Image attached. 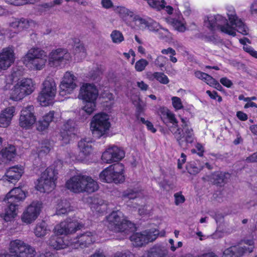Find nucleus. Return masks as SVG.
<instances>
[{
    "mask_svg": "<svg viewBox=\"0 0 257 257\" xmlns=\"http://www.w3.org/2000/svg\"><path fill=\"white\" fill-rule=\"evenodd\" d=\"M174 197L175 198V204L177 205L183 203L185 200L184 196L179 193H175Z\"/></svg>",
    "mask_w": 257,
    "mask_h": 257,
    "instance_id": "nucleus-61",
    "label": "nucleus"
},
{
    "mask_svg": "<svg viewBox=\"0 0 257 257\" xmlns=\"http://www.w3.org/2000/svg\"><path fill=\"white\" fill-rule=\"evenodd\" d=\"M242 246H232L226 249L223 252L222 257H240L245 253H250L254 248L252 239L244 241Z\"/></svg>",
    "mask_w": 257,
    "mask_h": 257,
    "instance_id": "nucleus-11",
    "label": "nucleus"
},
{
    "mask_svg": "<svg viewBox=\"0 0 257 257\" xmlns=\"http://www.w3.org/2000/svg\"><path fill=\"white\" fill-rule=\"evenodd\" d=\"M115 257H137L135 254L128 250L117 252Z\"/></svg>",
    "mask_w": 257,
    "mask_h": 257,
    "instance_id": "nucleus-58",
    "label": "nucleus"
},
{
    "mask_svg": "<svg viewBox=\"0 0 257 257\" xmlns=\"http://www.w3.org/2000/svg\"><path fill=\"white\" fill-rule=\"evenodd\" d=\"M167 254L168 250L165 246L155 245L146 251L143 257H166Z\"/></svg>",
    "mask_w": 257,
    "mask_h": 257,
    "instance_id": "nucleus-25",
    "label": "nucleus"
},
{
    "mask_svg": "<svg viewBox=\"0 0 257 257\" xmlns=\"http://www.w3.org/2000/svg\"><path fill=\"white\" fill-rule=\"evenodd\" d=\"M194 75L198 79L204 80L207 84L211 83V82L213 81L212 77L201 71H197L195 72Z\"/></svg>",
    "mask_w": 257,
    "mask_h": 257,
    "instance_id": "nucleus-47",
    "label": "nucleus"
},
{
    "mask_svg": "<svg viewBox=\"0 0 257 257\" xmlns=\"http://www.w3.org/2000/svg\"><path fill=\"white\" fill-rule=\"evenodd\" d=\"M186 168L188 172L192 175L196 174L200 170V168H199L190 163H188L186 165Z\"/></svg>",
    "mask_w": 257,
    "mask_h": 257,
    "instance_id": "nucleus-56",
    "label": "nucleus"
},
{
    "mask_svg": "<svg viewBox=\"0 0 257 257\" xmlns=\"http://www.w3.org/2000/svg\"><path fill=\"white\" fill-rule=\"evenodd\" d=\"M243 49L251 56L257 59V51L254 50L252 47L248 45H245L243 46Z\"/></svg>",
    "mask_w": 257,
    "mask_h": 257,
    "instance_id": "nucleus-59",
    "label": "nucleus"
},
{
    "mask_svg": "<svg viewBox=\"0 0 257 257\" xmlns=\"http://www.w3.org/2000/svg\"><path fill=\"white\" fill-rule=\"evenodd\" d=\"M243 49L251 56L257 59V51L254 50L252 47L248 45H245L243 46Z\"/></svg>",
    "mask_w": 257,
    "mask_h": 257,
    "instance_id": "nucleus-60",
    "label": "nucleus"
},
{
    "mask_svg": "<svg viewBox=\"0 0 257 257\" xmlns=\"http://www.w3.org/2000/svg\"><path fill=\"white\" fill-rule=\"evenodd\" d=\"M159 35V38L164 39L166 38H169L171 37V33L168 29L161 27L160 30L157 31Z\"/></svg>",
    "mask_w": 257,
    "mask_h": 257,
    "instance_id": "nucleus-57",
    "label": "nucleus"
},
{
    "mask_svg": "<svg viewBox=\"0 0 257 257\" xmlns=\"http://www.w3.org/2000/svg\"><path fill=\"white\" fill-rule=\"evenodd\" d=\"M75 55L80 56L81 58H84L86 56L85 49L81 44H78L75 48Z\"/></svg>",
    "mask_w": 257,
    "mask_h": 257,
    "instance_id": "nucleus-54",
    "label": "nucleus"
},
{
    "mask_svg": "<svg viewBox=\"0 0 257 257\" xmlns=\"http://www.w3.org/2000/svg\"><path fill=\"white\" fill-rule=\"evenodd\" d=\"M16 75V72H13L11 74L5 76V78L2 80L4 83L6 84L5 85L2 86L3 89H8L10 87L11 85L15 81Z\"/></svg>",
    "mask_w": 257,
    "mask_h": 257,
    "instance_id": "nucleus-49",
    "label": "nucleus"
},
{
    "mask_svg": "<svg viewBox=\"0 0 257 257\" xmlns=\"http://www.w3.org/2000/svg\"><path fill=\"white\" fill-rule=\"evenodd\" d=\"M161 53L164 55H169L170 57V60L173 63H176L177 62V59L174 57L176 54V51L174 49L171 47H169L167 49H164L161 50Z\"/></svg>",
    "mask_w": 257,
    "mask_h": 257,
    "instance_id": "nucleus-50",
    "label": "nucleus"
},
{
    "mask_svg": "<svg viewBox=\"0 0 257 257\" xmlns=\"http://www.w3.org/2000/svg\"><path fill=\"white\" fill-rule=\"evenodd\" d=\"M16 155L15 147L10 145L0 151V161H12Z\"/></svg>",
    "mask_w": 257,
    "mask_h": 257,
    "instance_id": "nucleus-34",
    "label": "nucleus"
},
{
    "mask_svg": "<svg viewBox=\"0 0 257 257\" xmlns=\"http://www.w3.org/2000/svg\"><path fill=\"white\" fill-rule=\"evenodd\" d=\"M50 151V148L47 146H42L41 149L38 151V158L39 159H42V157L48 153Z\"/></svg>",
    "mask_w": 257,
    "mask_h": 257,
    "instance_id": "nucleus-62",
    "label": "nucleus"
},
{
    "mask_svg": "<svg viewBox=\"0 0 257 257\" xmlns=\"http://www.w3.org/2000/svg\"><path fill=\"white\" fill-rule=\"evenodd\" d=\"M161 27L159 23L153 20L149 21L147 26L150 31L154 32H157L160 30Z\"/></svg>",
    "mask_w": 257,
    "mask_h": 257,
    "instance_id": "nucleus-53",
    "label": "nucleus"
},
{
    "mask_svg": "<svg viewBox=\"0 0 257 257\" xmlns=\"http://www.w3.org/2000/svg\"><path fill=\"white\" fill-rule=\"evenodd\" d=\"M168 59L162 55H159L155 60V64L159 67H164L167 63Z\"/></svg>",
    "mask_w": 257,
    "mask_h": 257,
    "instance_id": "nucleus-55",
    "label": "nucleus"
},
{
    "mask_svg": "<svg viewBox=\"0 0 257 257\" xmlns=\"http://www.w3.org/2000/svg\"><path fill=\"white\" fill-rule=\"evenodd\" d=\"M149 62L144 59H141L137 61L135 64V69L138 72L143 71L148 65Z\"/></svg>",
    "mask_w": 257,
    "mask_h": 257,
    "instance_id": "nucleus-51",
    "label": "nucleus"
},
{
    "mask_svg": "<svg viewBox=\"0 0 257 257\" xmlns=\"http://www.w3.org/2000/svg\"><path fill=\"white\" fill-rule=\"evenodd\" d=\"M14 50L12 47L3 48L0 51V72L8 69L15 62Z\"/></svg>",
    "mask_w": 257,
    "mask_h": 257,
    "instance_id": "nucleus-16",
    "label": "nucleus"
},
{
    "mask_svg": "<svg viewBox=\"0 0 257 257\" xmlns=\"http://www.w3.org/2000/svg\"><path fill=\"white\" fill-rule=\"evenodd\" d=\"M117 11L119 16L124 21H133L136 19V15L132 11L123 7H119L117 8Z\"/></svg>",
    "mask_w": 257,
    "mask_h": 257,
    "instance_id": "nucleus-40",
    "label": "nucleus"
},
{
    "mask_svg": "<svg viewBox=\"0 0 257 257\" xmlns=\"http://www.w3.org/2000/svg\"><path fill=\"white\" fill-rule=\"evenodd\" d=\"M87 201L90 204V207L92 210L101 213L106 209V205L104 200L97 196L88 197Z\"/></svg>",
    "mask_w": 257,
    "mask_h": 257,
    "instance_id": "nucleus-24",
    "label": "nucleus"
},
{
    "mask_svg": "<svg viewBox=\"0 0 257 257\" xmlns=\"http://www.w3.org/2000/svg\"><path fill=\"white\" fill-rule=\"evenodd\" d=\"M167 22L172 26L175 30L183 32L186 30L184 19L181 16H177L175 18L169 17L166 19Z\"/></svg>",
    "mask_w": 257,
    "mask_h": 257,
    "instance_id": "nucleus-29",
    "label": "nucleus"
},
{
    "mask_svg": "<svg viewBox=\"0 0 257 257\" xmlns=\"http://www.w3.org/2000/svg\"><path fill=\"white\" fill-rule=\"evenodd\" d=\"M49 231V230L48 228L47 224L45 221H42L38 223L34 230L35 235L39 237H43Z\"/></svg>",
    "mask_w": 257,
    "mask_h": 257,
    "instance_id": "nucleus-42",
    "label": "nucleus"
},
{
    "mask_svg": "<svg viewBox=\"0 0 257 257\" xmlns=\"http://www.w3.org/2000/svg\"><path fill=\"white\" fill-rule=\"evenodd\" d=\"M71 59L70 53L66 49L59 48L53 50L48 56V63L50 66L63 67Z\"/></svg>",
    "mask_w": 257,
    "mask_h": 257,
    "instance_id": "nucleus-9",
    "label": "nucleus"
},
{
    "mask_svg": "<svg viewBox=\"0 0 257 257\" xmlns=\"http://www.w3.org/2000/svg\"><path fill=\"white\" fill-rule=\"evenodd\" d=\"M98 96V90L93 84L85 83L81 86L79 98L85 100H96Z\"/></svg>",
    "mask_w": 257,
    "mask_h": 257,
    "instance_id": "nucleus-17",
    "label": "nucleus"
},
{
    "mask_svg": "<svg viewBox=\"0 0 257 257\" xmlns=\"http://www.w3.org/2000/svg\"><path fill=\"white\" fill-rule=\"evenodd\" d=\"M82 227L83 225L77 221L67 220L57 224L54 228V231L57 235H67L76 232Z\"/></svg>",
    "mask_w": 257,
    "mask_h": 257,
    "instance_id": "nucleus-14",
    "label": "nucleus"
},
{
    "mask_svg": "<svg viewBox=\"0 0 257 257\" xmlns=\"http://www.w3.org/2000/svg\"><path fill=\"white\" fill-rule=\"evenodd\" d=\"M56 186V182L54 181H51L45 178L41 177L38 180V184L36 186V189L41 192L49 193L52 191Z\"/></svg>",
    "mask_w": 257,
    "mask_h": 257,
    "instance_id": "nucleus-28",
    "label": "nucleus"
},
{
    "mask_svg": "<svg viewBox=\"0 0 257 257\" xmlns=\"http://www.w3.org/2000/svg\"><path fill=\"white\" fill-rule=\"evenodd\" d=\"M152 77L163 84H167L169 82L168 76L162 72H154L152 74Z\"/></svg>",
    "mask_w": 257,
    "mask_h": 257,
    "instance_id": "nucleus-45",
    "label": "nucleus"
},
{
    "mask_svg": "<svg viewBox=\"0 0 257 257\" xmlns=\"http://www.w3.org/2000/svg\"><path fill=\"white\" fill-rule=\"evenodd\" d=\"M109 120V116L105 113H99L93 117L90 128L94 137L99 138L107 132L110 126Z\"/></svg>",
    "mask_w": 257,
    "mask_h": 257,
    "instance_id": "nucleus-8",
    "label": "nucleus"
},
{
    "mask_svg": "<svg viewBox=\"0 0 257 257\" xmlns=\"http://www.w3.org/2000/svg\"><path fill=\"white\" fill-rule=\"evenodd\" d=\"M142 194V190L139 188H129L122 193L123 199H135L139 197Z\"/></svg>",
    "mask_w": 257,
    "mask_h": 257,
    "instance_id": "nucleus-38",
    "label": "nucleus"
},
{
    "mask_svg": "<svg viewBox=\"0 0 257 257\" xmlns=\"http://www.w3.org/2000/svg\"><path fill=\"white\" fill-rule=\"evenodd\" d=\"M231 177L227 172H216L206 177V180L210 181L214 185L223 186L227 183Z\"/></svg>",
    "mask_w": 257,
    "mask_h": 257,
    "instance_id": "nucleus-21",
    "label": "nucleus"
},
{
    "mask_svg": "<svg viewBox=\"0 0 257 257\" xmlns=\"http://www.w3.org/2000/svg\"><path fill=\"white\" fill-rule=\"evenodd\" d=\"M57 92L56 83L50 77L46 78L42 84V88L38 100L42 106H48L53 104Z\"/></svg>",
    "mask_w": 257,
    "mask_h": 257,
    "instance_id": "nucleus-5",
    "label": "nucleus"
},
{
    "mask_svg": "<svg viewBox=\"0 0 257 257\" xmlns=\"http://www.w3.org/2000/svg\"><path fill=\"white\" fill-rule=\"evenodd\" d=\"M25 96L31 94L35 90V83L31 79L23 78L17 82Z\"/></svg>",
    "mask_w": 257,
    "mask_h": 257,
    "instance_id": "nucleus-27",
    "label": "nucleus"
},
{
    "mask_svg": "<svg viewBox=\"0 0 257 257\" xmlns=\"http://www.w3.org/2000/svg\"><path fill=\"white\" fill-rule=\"evenodd\" d=\"M34 24V22L31 20L22 18L16 20L11 24V26L13 28H17L19 31L27 30Z\"/></svg>",
    "mask_w": 257,
    "mask_h": 257,
    "instance_id": "nucleus-35",
    "label": "nucleus"
},
{
    "mask_svg": "<svg viewBox=\"0 0 257 257\" xmlns=\"http://www.w3.org/2000/svg\"><path fill=\"white\" fill-rule=\"evenodd\" d=\"M96 234L94 232L87 231L78 235L74 239L72 243L74 247L84 248L95 241Z\"/></svg>",
    "mask_w": 257,
    "mask_h": 257,
    "instance_id": "nucleus-19",
    "label": "nucleus"
},
{
    "mask_svg": "<svg viewBox=\"0 0 257 257\" xmlns=\"http://www.w3.org/2000/svg\"><path fill=\"white\" fill-rule=\"evenodd\" d=\"M109 227L114 232H124L125 233L133 231L135 225L131 222L122 218L120 211H113L107 217Z\"/></svg>",
    "mask_w": 257,
    "mask_h": 257,
    "instance_id": "nucleus-7",
    "label": "nucleus"
},
{
    "mask_svg": "<svg viewBox=\"0 0 257 257\" xmlns=\"http://www.w3.org/2000/svg\"><path fill=\"white\" fill-rule=\"evenodd\" d=\"M110 38L113 43L120 44L124 41L122 34L119 31L113 30L110 34Z\"/></svg>",
    "mask_w": 257,
    "mask_h": 257,
    "instance_id": "nucleus-46",
    "label": "nucleus"
},
{
    "mask_svg": "<svg viewBox=\"0 0 257 257\" xmlns=\"http://www.w3.org/2000/svg\"><path fill=\"white\" fill-rule=\"evenodd\" d=\"M96 101L92 100L83 101L84 105L83 107V110L88 114H91L95 110Z\"/></svg>",
    "mask_w": 257,
    "mask_h": 257,
    "instance_id": "nucleus-44",
    "label": "nucleus"
},
{
    "mask_svg": "<svg viewBox=\"0 0 257 257\" xmlns=\"http://www.w3.org/2000/svg\"><path fill=\"white\" fill-rule=\"evenodd\" d=\"M46 53L41 48L33 47L30 49L23 57L24 64L29 69L41 70L47 62Z\"/></svg>",
    "mask_w": 257,
    "mask_h": 257,
    "instance_id": "nucleus-4",
    "label": "nucleus"
},
{
    "mask_svg": "<svg viewBox=\"0 0 257 257\" xmlns=\"http://www.w3.org/2000/svg\"><path fill=\"white\" fill-rule=\"evenodd\" d=\"M161 186L165 190L168 191L173 189V185L171 183H169L166 180H164L162 182L160 183Z\"/></svg>",
    "mask_w": 257,
    "mask_h": 257,
    "instance_id": "nucleus-63",
    "label": "nucleus"
},
{
    "mask_svg": "<svg viewBox=\"0 0 257 257\" xmlns=\"http://www.w3.org/2000/svg\"><path fill=\"white\" fill-rule=\"evenodd\" d=\"M74 131L73 120L69 119L64 123L60 131V135L64 144H66L69 143L71 139L74 136Z\"/></svg>",
    "mask_w": 257,
    "mask_h": 257,
    "instance_id": "nucleus-22",
    "label": "nucleus"
},
{
    "mask_svg": "<svg viewBox=\"0 0 257 257\" xmlns=\"http://www.w3.org/2000/svg\"><path fill=\"white\" fill-rule=\"evenodd\" d=\"M227 15L231 26L228 23L224 17L220 15L207 16L204 20L205 25L212 30L218 28L222 32L232 36L236 35L235 31L244 35L248 34V28L241 19L236 16L233 7H227Z\"/></svg>",
    "mask_w": 257,
    "mask_h": 257,
    "instance_id": "nucleus-1",
    "label": "nucleus"
},
{
    "mask_svg": "<svg viewBox=\"0 0 257 257\" xmlns=\"http://www.w3.org/2000/svg\"><path fill=\"white\" fill-rule=\"evenodd\" d=\"M123 170L124 166L122 164L117 162L102 171L99 175L100 179L101 181L106 183L123 182L124 180Z\"/></svg>",
    "mask_w": 257,
    "mask_h": 257,
    "instance_id": "nucleus-6",
    "label": "nucleus"
},
{
    "mask_svg": "<svg viewBox=\"0 0 257 257\" xmlns=\"http://www.w3.org/2000/svg\"><path fill=\"white\" fill-rule=\"evenodd\" d=\"M73 210V207L71 206L70 203L66 200H61L57 205L56 214L62 215L67 214Z\"/></svg>",
    "mask_w": 257,
    "mask_h": 257,
    "instance_id": "nucleus-37",
    "label": "nucleus"
},
{
    "mask_svg": "<svg viewBox=\"0 0 257 257\" xmlns=\"http://www.w3.org/2000/svg\"><path fill=\"white\" fill-rule=\"evenodd\" d=\"M36 251L34 248L27 243H26L21 253H19V257H34Z\"/></svg>",
    "mask_w": 257,
    "mask_h": 257,
    "instance_id": "nucleus-43",
    "label": "nucleus"
},
{
    "mask_svg": "<svg viewBox=\"0 0 257 257\" xmlns=\"http://www.w3.org/2000/svg\"><path fill=\"white\" fill-rule=\"evenodd\" d=\"M92 142L89 139L80 140L78 142V146L80 153L84 156H88L92 152Z\"/></svg>",
    "mask_w": 257,
    "mask_h": 257,
    "instance_id": "nucleus-33",
    "label": "nucleus"
},
{
    "mask_svg": "<svg viewBox=\"0 0 257 257\" xmlns=\"http://www.w3.org/2000/svg\"><path fill=\"white\" fill-rule=\"evenodd\" d=\"M26 243L23 240L19 239L11 240L10 243L9 253L17 257H19V253H21Z\"/></svg>",
    "mask_w": 257,
    "mask_h": 257,
    "instance_id": "nucleus-31",
    "label": "nucleus"
},
{
    "mask_svg": "<svg viewBox=\"0 0 257 257\" xmlns=\"http://www.w3.org/2000/svg\"><path fill=\"white\" fill-rule=\"evenodd\" d=\"M25 96L20 86L16 83L11 91L10 98L14 101H19Z\"/></svg>",
    "mask_w": 257,
    "mask_h": 257,
    "instance_id": "nucleus-41",
    "label": "nucleus"
},
{
    "mask_svg": "<svg viewBox=\"0 0 257 257\" xmlns=\"http://www.w3.org/2000/svg\"><path fill=\"white\" fill-rule=\"evenodd\" d=\"M83 181L84 192L93 193L98 189L97 182L91 177L84 175Z\"/></svg>",
    "mask_w": 257,
    "mask_h": 257,
    "instance_id": "nucleus-32",
    "label": "nucleus"
},
{
    "mask_svg": "<svg viewBox=\"0 0 257 257\" xmlns=\"http://www.w3.org/2000/svg\"><path fill=\"white\" fill-rule=\"evenodd\" d=\"M25 198V193L21 188H15L12 189L4 199L7 207L5 209V213L1 214V217L7 222L13 219L17 215V211L19 203Z\"/></svg>",
    "mask_w": 257,
    "mask_h": 257,
    "instance_id": "nucleus-3",
    "label": "nucleus"
},
{
    "mask_svg": "<svg viewBox=\"0 0 257 257\" xmlns=\"http://www.w3.org/2000/svg\"><path fill=\"white\" fill-rule=\"evenodd\" d=\"M158 114L160 115L162 120L168 119L169 122L173 124L175 127H177V132L174 134L177 138V142L180 146L186 149L187 148L188 144H191L194 141L193 131L190 126V122L187 118H181V121L183 123L182 127L184 130L183 136H182L178 128V121L175 117V114L166 107H160L158 111Z\"/></svg>",
    "mask_w": 257,
    "mask_h": 257,
    "instance_id": "nucleus-2",
    "label": "nucleus"
},
{
    "mask_svg": "<svg viewBox=\"0 0 257 257\" xmlns=\"http://www.w3.org/2000/svg\"><path fill=\"white\" fill-rule=\"evenodd\" d=\"M42 208V204L39 201H34L24 210L21 215L23 222L28 224L34 222L38 217Z\"/></svg>",
    "mask_w": 257,
    "mask_h": 257,
    "instance_id": "nucleus-13",
    "label": "nucleus"
},
{
    "mask_svg": "<svg viewBox=\"0 0 257 257\" xmlns=\"http://www.w3.org/2000/svg\"><path fill=\"white\" fill-rule=\"evenodd\" d=\"M48 245L52 248L56 250L64 248L66 244L63 239L58 235H52L48 241Z\"/></svg>",
    "mask_w": 257,
    "mask_h": 257,
    "instance_id": "nucleus-36",
    "label": "nucleus"
},
{
    "mask_svg": "<svg viewBox=\"0 0 257 257\" xmlns=\"http://www.w3.org/2000/svg\"><path fill=\"white\" fill-rule=\"evenodd\" d=\"M84 175L73 176L66 182V188L74 193L84 192Z\"/></svg>",
    "mask_w": 257,
    "mask_h": 257,
    "instance_id": "nucleus-20",
    "label": "nucleus"
},
{
    "mask_svg": "<svg viewBox=\"0 0 257 257\" xmlns=\"http://www.w3.org/2000/svg\"><path fill=\"white\" fill-rule=\"evenodd\" d=\"M125 156L124 151L115 146H110L102 153L103 161H120Z\"/></svg>",
    "mask_w": 257,
    "mask_h": 257,
    "instance_id": "nucleus-18",
    "label": "nucleus"
},
{
    "mask_svg": "<svg viewBox=\"0 0 257 257\" xmlns=\"http://www.w3.org/2000/svg\"><path fill=\"white\" fill-rule=\"evenodd\" d=\"M148 5L152 8L160 11L165 9V6L166 5V3L164 0H162L161 1L150 0Z\"/></svg>",
    "mask_w": 257,
    "mask_h": 257,
    "instance_id": "nucleus-48",
    "label": "nucleus"
},
{
    "mask_svg": "<svg viewBox=\"0 0 257 257\" xmlns=\"http://www.w3.org/2000/svg\"><path fill=\"white\" fill-rule=\"evenodd\" d=\"M76 77L71 72H66L60 84V94L64 96L71 93L76 87Z\"/></svg>",
    "mask_w": 257,
    "mask_h": 257,
    "instance_id": "nucleus-15",
    "label": "nucleus"
},
{
    "mask_svg": "<svg viewBox=\"0 0 257 257\" xmlns=\"http://www.w3.org/2000/svg\"><path fill=\"white\" fill-rule=\"evenodd\" d=\"M15 111V106L7 107L2 111L0 113V127H7L10 124Z\"/></svg>",
    "mask_w": 257,
    "mask_h": 257,
    "instance_id": "nucleus-23",
    "label": "nucleus"
},
{
    "mask_svg": "<svg viewBox=\"0 0 257 257\" xmlns=\"http://www.w3.org/2000/svg\"><path fill=\"white\" fill-rule=\"evenodd\" d=\"M58 172L55 167L54 166H50L42 173L41 177L42 178H45L51 181H54L56 182L57 180Z\"/></svg>",
    "mask_w": 257,
    "mask_h": 257,
    "instance_id": "nucleus-39",
    "label": "nucleus"
},
{
    "mask_svg": "<svg viewBox=\"0 0 257 257\" xmlns=\"http://www.w3.org/2000/svg\"><path fill=\"white\" fill-rule=\"evenodd\" d=\"M159 231L154 229L146 230L142 232H136L130 237L134 246L142 247L156 239Z\"/></svg>",
    "mask_w": 257,
    "mask_h": 257,
    "instance_id": "nucleus-10",
    "label": "nucleus"
},
{
    "mask_svg": "<svg viewBox=\"0 0 257 257\" xmlns=\"http://www.w3.org/2000/svg\"><path fill=\"white\" fill-rule=\"evenodd\" d=\"M172 105L176 110L181 109L183 108L181 99L177 96H173L171 98Z\"/></svg>",
    "mask_w": 257,
    "mask_h": 257,
    "instance_id": "nucleus-52",
    "label": "nucleus"
},
{
    "mask_svg": "<svg viewBox=\"0 0 257 257\" xmlns=\"http://www.w3.org/2000/svg\"><path fill=\"white\" fill-rule=\"evenodd\" d=\"M220 82L223 85L228 88L230 87L232 85V83L231 80L226 77L222 78L220 79Z\"/></svg>",
    "mask_w": 257,
    "mask_h": 257,
    "instance_id": "nucleus-64",
    "label": "nucleus"
},
{
    "mask_svg": "<svg viewBox=\"0 0 257 257\" xmlns=\"http://www.w3.org/2000/svg\"><path fill=\"white\" fill-rule=\"evenodd\" d=\"M34 107L28 105L21 111L19 118V125L21 127L29 129L36 122V117L34 114Z\"/></svg>",
    "mask_w": 257,
    "mask_h": 257,
    "instance_id": "nucleus-12",
    "label": "nucleus"
},
{
    "mask_svg": "<svg viewBox=\"0 0 257 257\" xmlns=\"http://www.w3.org/2000/svg\"><path fill=\"white\" fill-rule=\"evenodd\" d=\"M55 118L54 111H50L46 113L42 119L38 121L37 123V130L39 131H43L47 129L49 126L50 123L54 120Z\"/></svg>",
    "mask_w": 257,
    "mask_h": 257,
    "instance_id": "nucleus-30",
    "label": "nucleus"
},
{
    "mask_svg": "<svg viewBox=\"0 0 257 257\" xmlns=\"http://www.w3.org/2000/svg\"><path fill=\"white\" fill-rule=\"evenodd\" d=\"M24 173V167L22 166H15L10 167L6 173L7 180L11 183H14L20 179Z\"/></svg>",
    "mask_w": 257,
    "mask_h": 257,
    "instance_id": "nucleus-26",
    "label": "nucleus"
}]
</instances>
